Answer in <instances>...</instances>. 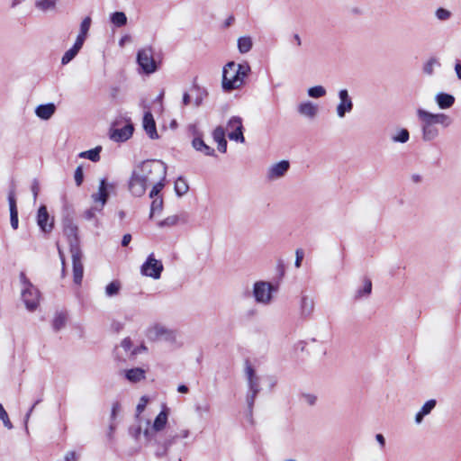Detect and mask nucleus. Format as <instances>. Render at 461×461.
<instances>
[{
	"label": "nucleus",
	"mask_w": 461,
	"mask_h": 461,
	"mask_svg": "<svg viewBox=\"0 0 461 461\" xmlns=\"http://www.w3.org/2000/svg\"><path fill=\"white\" fill-rule=\"evenodd\" d=\"M190 436V430L188 429H182L176 435V438H187Z\"/></svg>",
	"instance_id": "obj_57"
},
{
	"label": "nucleus",
	"mask_w": 461,
	"mask_h": 461,
	"mask_svg": "<svg viewBox=\"0 0 461 461\" xmlns=\"http://www.w3.org/2000/svg\"><path fill=\"white\" fill-rule=\"evenodd\" d=\"M290 167V163L287 160H281L277 163L272 164L267 170L266 176L268 181H275L285 176Z\"/></svg>",
	"instance_id": "obj_17"
},
{
	"label": "nucleus",
	"mask_w": 461,
	"mask_h": 461,
	"mask_svg": "<svg viewBox=\"0 0 461 461\" xmlns=\"http://www.w3.org/2000/svg\"><path fill=\"white\" fill-rule=\"evenodd\" d=\"M175 190L178 195H183L188 191V185L185 181L179 177L175 183Z\"/></svg>",
	"instance_id": "obj_43"
},
{
	"label": "nucleus",
	"mask_w": 461,
	"mask_h": 461,
	"mask_svg": "<svg viewBox=\"0 0 461 461\" xmlns=\"http://www.w3.org/2000/svg\"><path fill=\"white\" fill-rule=\"evenodd\" d=\"M372 291V282L370 279L366 278L364 280V285L362 289H358L356 294L357 298H361L363 296H367L371 294Z\"/></svg>",
	"instance_id": "obj_41"
},
{
	"label": "nucleus",
	"mask_w": 461,
	"mask_h": 461,
	"mask_svg": "<svg viewBox=\"0 0 461 461\" xmlns=\"http://www.w3.org/2000/svg\"><path fill=\"white\" fill-rule=\"evenodd\" d=\"M182 102L184 105H188L190 104V95H188V93H185L183 95Z\"/></svg>",
	"instance_id": "obj_64"
},
{
	"label": "nucleus",
	"mask_w": 461,
	"mask_h": 461,
	"mask_svg": "<svg viewBox=\"0 0 461 461\" xmlns=\"http://www.w3.org/2000/svg\"><path fill=\"white\" fill-rule=\"evenodd\" d=\"M163 269V263L151 253L140 267V273L144 276L157 280L160 278Z\"/></svg>",
	"instance_id": "obj_10"
},
{
	"label": "nucleus",
	"mask_w": 461,
	"mask_h": 461,
	"mask_svg": "<svg viewBox=\"0 0 461 461\" xmlns=\"http://www.w3.org/2000/svg\"><path fill=\"white\" fill-rule=\"evenodd\" d=\"M137 63L145 74L154 73L158 67L154 59V51L151 47H144L137 53Z\"/></svg>",
	"instance_id": "obj_8"
},
{
	"label": "nucleus",
	"mask_w": 461,
	"mask_h": 461,
	"mask_svg": "<svg viewBox=\"0 0 461 461\" xmlns=\"http://www.w3.org/2000/svg\"><path fill=\"white\" fill-rule=\"evenodd\" d=\"M121 411V405L118 402H115L113 403V406H112V412H111V417L112 419H115L117 414L120 412Z\"/></svg>",
	"instance_id": "obj_54"
},
{
	"label": "nucleus",
	"mask_w": 461,
	"mask_h": 461,
	"mask_svg": "<svg viewBox=\"0 0 461 461\" xmlns=\"http://www.w3.org/2000/svg\"><path fill=\"white\" fill-rule=\"evenodd\" d=\"M122 289L121 282L118 280L112 281L109 283L104 289V294L107 297H113L120 294Z\"/></svg>",
	"instance_id": "obj_34"
},
{
	"label": "nucleus",
	"mask_w": 461,
	"mask_h": 461,
	"mask_svg": "<svg viewBox=\"0 0 461 461\" xmlns=\"http://www.w3.org/2000/svg\"><path fill=\"white\" fill-rule=\"evenodd\" d=\"M315 310V300L312 295L302 293L298 303V312L302 319H311Z\"/></svg>",
	"instance_id": "obj_16"
},
{
	"label": "nucleus",
	"mask_w": 461,
	"mask_h": 461,
	"mask_svg": "<svg viewBox=\"0 0 461 461\" xmlns=\"http://www.w3.org/2000/svg\"><path fill=\"white\" fill-rule=\"evenodd\" d=\"M74 177L77 185H80L83 182V170L81 167H77Z\"/></svg>",
	"instance_id": "obj_51"
},
{
	"label": "nucleus",
	"mask_w": 461,
	"mask_h": 461,
	"mask_svg": "<svg viewBox=\"0 0 461 461\" xmlns=\"http://www.w3.org/2000/svg\"><path fill=\"white\" fill-rule=\"evenodd\" d=\"M21 281L24 286L22 291L23 300L26 308L30 311H33L39 305L40 293L38 289L28 281L23 273L21 274Z\"/></svg>",
	"instance_id": "obj_7"
},
{
	"label": "nucleus",
	"mask_w": 461,
	"mask_h": 461,
	"mask_svg": "<svg viewBox=\"0 0 461 461\" xmlns=\"http://www.w3.org/2000/svg\"><path fill=\"white\" fill-rule=\"evenodd\" d=\"M455 72H456L457 78L459 80H461V64L460 63H456L455 65Z\"/></svg>",
	"instance_id": "obj_63"
},
{
	"label": "nucleus",
	"mask_w": 461,
	"mask_h": 461,
	"mask_svg": "<svg viewBox=\"0 0 461 461\" xmlns=\"http://www.w3.org/2000/svg\"><path fill=\"white\" fill-rule=\"evenodd\" d=\"M148 402V399L143 396L140 398V402L137 405L136 411H137V417L144 411L146 405Z\"/></svg>",
	"instance_id": "obj_52"
},
{
	"label": "nucleus",
	"mask_w": 461,
	"mask_h": 461,
	"mask_svg": "<svg viewBox=\"0 0 461 461\" xmlns=\"http://www.w3.org/2000/svg\"><path fill=\"white\" fill-rule=\"evenodd\" d=\"M148 337L150 339H162L167 342L174 343L176 341V333L175 330L167 329L162 324H155L148 330Z\"/></svg>",
	"instance_id": "obj_12"
},
{
	"label": "nucleus",
	"mask_w": 461,
	"mask_h": 461,
	"mask_svg": "<svg viewBox=\"0 0 461 461\" xmlns=\"http://www.w3.org/2000/svg\"><path fill=\"white\" fill-rule=\"evenodd\" d=\"M167 422V412L166 411H160L156 417L152 428L149 429L155 435L156 432L162 430Z\"/></svg>",
	"instance_id": "obj_28"
},
{
	"label": "nucleus",
	"mask_w": 461,
	"mask_h": 461,
	"mask_svg": "<svg viewBox=\"0 0 461 461\" xmlns=\"http://www.w3.org/2000/svg\"><path fill=\"white\" fill-rule=\"evenodd\" d=\"M303 257H304L303 250L302 249H297L295 250V262H294L295 267H297V268L301 267Z\"/></svg>",
	"instance_id": "obj_50"
},
{
	"label": "nucleus",
	"mask_w": 461,
	"mask_h": 461,
	"mask_svg": "<svg viewBox=\"0 0 461 461\" xmlns=\"http://www.w3.org/2000/svg\"><path fill=\"white\" fill-rule=\"evenodd\" d=\"M245 375L249 386V393L247 394V403L249 408L251 409L254 405L256 397L260 392L259 376L257 375L254 368L249 363L246 364Z\"/></svg>",
	"instance_id": "obj_6"
},
{
	"label": "nucleus",
	"mask_w": 461,
	"mask_h": 461,
	"mask_svg": "<svg viewBox=\"0 0 461 461\" xmlns=\"http://www.w3.org/2000/svg\"><path fill=\"white\" fill-rule=\"evenodd\" d=\"M65 235L68 237L69 246L71 247V242L73 244H77L78 246L77 240V227L73 223H68L64 228Z\"/></svg>",
	"instance_id": "obj_31"
},
{
	"label": "nucleus",
	"mask_w": 461,
	"mask_h": 461,
	"mask_svg": "<svg viewBox=\"0 0 461 461\" xmlns=\"http://www.w3.org/2000/svg\"><path fill=\"white\" fill-rule=\"evenodd\" d=\"M142 126L145 132L151 140H158L159 138L157 132L155 120L153 118L152 113L149 111L144 113Z\"/></svg>",
	"instance_id": "obj_18"
},
{
	"label": "nucleus",
	"mask_w": 461,
	"mask_h": 461,
	"mask_svg": "<svg viewBox=\"0 0 461 461\" xmlns=\"http://www.w3.org/2000/svg\"><path fill=\"white\" fill-rule=\"evenodd\" d=\"M50 215L48 213L47 208L45 205H41L37 213V223L39 227L44 232H49L52 230L53 224L52 221L49 223Z\"/></svg>",
	"instance_id": "obj_20"
},
{
	"label": "nucleus",
	"mask_w": 461,
	"mask_h": 461,
	"mask_svg": "<svg viewBox=\"0 0 461 461\" xmlns=\"http://www.w3.org/2000/svg\"><path fill=\"white\" fill-rule=\"evenodd\" d=\"M0 420L3 421L5 427L7 428L8 429H11L13 428V424L8 417V414L1 403H0Z\"/></svg>",
	"instance_id": "obj_46"
},
{
	"label": "nucleus",
	"mask_w": 461,
	"mask_h": 461,
	"mask_svg": "<svg viewBox=\"0 0 461 461\" xmlns=\"http://www.w3.org/2000/svg\"><path fill=\"white\" fill-rule=\"evenodd\" d=\"M148 185L149 183L143 178L140 172L135 167L129 179L128 187L130 193L136 197H141L146 193Z\"/></svg>",
	"instance_id": "obj_11"
},
{
	"label": "nucleus",
	"mask_w": 461,
	"mask_h": 461,
	"mask_svg": "<svg viewBox=\"0 0 461 461\" xmlns=\"http://www.w3.org/2000/svg\"><path fill=\"white\" fill-rule=\"evenodd\" d=\"M193 147L198 151L203 152L206 156L214 155V150L210 146L206 145L201 138H194L193 140Z\"/></svg>",
	"instance_id": "obj_30"
},
{
	"label": "nucleus",
	"mask_w": 461,
	"mask_h": 461,
	"mask_svg": "<svg viewBox=\"0 0 461 461\" xmlns=\"http://www.w3.org/2000/svg\"><path fill=\"white\" fill-rule=\"evenodd\" d=\"M77 53L78 52L77 50H75L73 48H70L64 53L61 59V63L63 65L69 63L77 55Z\"/></svg>",
	"instance_id": "obj_48"
},
{
	"label": "nucleus",
	"mask_w": 461,
	"mask_h": 461,
	"mask_svg": "<svg viewBox=\"0 0 461 461\" xmlns=\"http://www.w3.org/2000/svg\"><path fill=\"white\" fill-rule=\"evenodd\" d=\"M276 292L274 285L267 281H257L253 285V296L257 303L269 305Z\"/></svg>",
	"instance_id": "obj_4"
},
{
	"label": "nucleus",
	"mask_w": 461,
	"mask_h": 461,
	"mask_svg": "<svg viewBox=\"0 0 461 461\" xmlns=\"http://www.w3.org/2000/svg\"><path fill=\"white\" fill-rule=\"evenodd\" d=\"M133 133V127L131 124L125 125L121 129H115L111 138L115 141H125L129 140Z\"/></svg>",
	"instance_id": "obj_23"
},
{
	"label": "nucleus",
	"mask_w": 461,
	"mask_h": 461,
	"mask_svg": "<svg viewBox=\"0 0 461 461\" xmlns=\"http://www.w3.org/2000/svg\"><path fill=\"white\" fill-rule=\"evenodd\" d=\"M211 411V405L208 402L198 403L195 405V412L198 416L209 414Z\"/></svg>",
	"instance_id": "obj_45"
},
{
	"label": "nucleus",
	"mask_w": 461,
	"mask_h": 461,
	"mask_svg": "<svg viewBox=\"0 0 461 461\" xmlns=\"http://www.w3.org/2000/svg\"><path fill=\"white\" fill-rule=\"evenodd\" d=\"M121 347L126 351H130L131 348V340L129 338H125L121 342Z\"/></svg>",
	"instance_id": "obj_56"
},
{
	"label": "nucleus",
	"mask_w": 461,
	"mask_h": 461,
	"mask_svg": "<svg viewBox=\"0 0 461 461\" xmlns=\"http://www.w3.org/2000/svg\"><path fill=\"white\" fill-rule=\"evenodd\" d=\"M96 212H98V211H97V209H95V204L92 208H90L89 210H87L85 212V217L87 220H91V219L95 218Z\"/></svg>",
	"instance_id": "obj_58"
},
{
	"label": "nucleus",
	"mask_w": 461,
	"mask_h": 461,
	"mask_svg": "<svg viewBox=\"0 0 461 461\" xmlns=\"http://www.w3.org/2000/svg\"><path fill=\"white\" fill-rule=\"evenodd\" d=\"M110 20L116 27H122L127 23V16L123 12L113 13L110 16Z\"/></svg>",
	"instance_id": "obj_37"
},
{
	"label": "nucleus",
	"mask_w": 461,
	"mask_h": 461,
	"mask_svg": "<svg viewBox=\"0 0 461 461\" xmlns=\"http://www.w3.org/2000/svg\"><path fill=\"white\" fill-rule=\"evenodd\" d=\"M178 221V216L177 215H171L164 219L163 221L158 222L159 227H171L177 223Z\"/></svg>",
	"instance_id": "obj_47"
},
{
	"label": "nucleus",
	"mask_w": 461,
	"mask_h": 461,
	"mask_svg": "<svg viewBox=\"0 0 461 461\" xmlns=\"http://www.w3.org/2000/svg\"><path fill=\"white\" fill-rule=\"evenodd\" d=\"M455 100L454 95L443 92L438 93L435 95V102L442 110L451 108L455 104Z\"/></svg>",
	"instance_id": "obj_22"
},
{
	"label": "nucleus",
	"mask_w": 461,
	"mask_h": 461,
	"mask_svg": "<svg viewBox=\"0 0 461 461\" xmlns=\"http://www.w3.org/2000/svg\"><path fill=\"white\" fill-rule=\"evenodd\" d=\"M142 433V426L140 422L135 426H131L129 429V434L135 439L139 440L140 434Z\"/></svg>",
	"instance_id": "obj_49"
},
{
	"label": "nucleus",
	"mask_w": 461,
	"mask_h": 461,
	"mask_svg": "<svg viewBox=\"0 0 461 461\" xmlns=\"http://www.w3.org/2000/svg\"><path fill=\"white\" fill-rule=\"evenodd\" d=\"M439 67H440L439 60L435 57H431L423 63L422 72L426 76L431 77L434 75L435 68H439Z\"/></svg>",
	"instance_id": "obj_29"
},
{
	"label": "nucleus",
	"mask_w": 461,
	"mask_h": 461,
	"mask_svg": "<svg viewBox=\"0 0 461 461\" xmlns=\"http://www.w3.org/2000/svg\"><path fill=\"white\" fill-rule=\"evenodd\" d=\"M410 139V133L407 129H399L392 136L391 140L395 143H406Z\"/></svg>",
	"instance_id": "obj_35"
},
{
	"label": "nucleus",
	"mask_w": 461,
	"mask_h": 461,
	"mask_svg": "<svg viewBox=\"0 0 461 461\" xmlns=\"http://www.w3.org/2000/svg\"><path fill=\"white\" fill-rule=\"evenodd\" d=\"M436 406V401L435 400H429L427 401L423 406L420 408V410L417 412L415 415V422L417 424L421 423L423 418L429 414L430 411L435 408Z\"/></svg>",
	"instance_id": "obj_27"
},
{
	"label": "nucleus",
	"mask_w": 461,
	"mask_h": 461,
	"mask_svg": "<svg viewBox=\"0 0 461 461\" xmlns=\"http://www.w3.org/2000/svg\"><path fill=\"white\" fill-rule=\"evenodd\" d=\"M85 41H86V38L77 35V40H76V41H75V43H74L72 48L75 50H77V52H79V50H81V48L84 45Z\"/></svg>",
	"instance_id": "obj_53"
},
{
	"label": "nucleus",
	"mask_w": 461,
	"mask_h": 461,
	"mask_svg": "<svg viewBox=\"0 0 461 461\" xmlns=\"http://www.w3.org/2000/svg\"><path fill=\"white\" fill-rule=\"evenodd\" d=\"M376 441L379 443L380 447L383 448L385 445L384 437L382 434H376L375 436Z\"/></svg>",
	"instance_id": "obj_61"
},
{
	"label": "nucleus",
	"mask_w": 461,
	"mask_h": 461,
	"mask_svg": "<svg viewBox=\"0 0 461 461\" xmlns=\"http://www.w3.org/2000/svg\"><path fill=\"white\" fill-rule=\"evenodd\" d=\"M226 131L230 140L244 143L243 122L239 116H232L227 122Z\"/></svg>",
	"instance_id": "obj_14"
},
{
	"label": "nucleus",
	"mask_w": 461,
	"mask_h": 461,
	"mask_svg": "<svg viewBox=\"0 0 461 461\" xmlns=\"http://www.w3.org/2000/svg\"><path fill=\"white\" fill-rule=\"evenodd\" d=\"M306 402H308L311 405H313L316 402V397L312 394H306L303 396Z\"/></svg>",
	"instance_id": "obj_60"
},
{
	"label": "nucleus",
	"mask_w": 461,
	"mask_h": 461,
	"mask_svg": "<svg viewBox=\"0 0 461 461\" xmlns=\"http://www.w3.org/2000/svg\"><path fill=\"white\" fill-rule=\"evenodd\" d=\"M57 0H35V7L41 12H50L55 9Z\"/></svg>",
	"instance_id": "obj_36"
},
{
	"label": "nucleus",
	"mask_w": 461,
	"mask_h": 461,
	"mask_svg": "<svg viewBox=\"0 0 461 461\" xmlns=\"http://www.w3.org/2000/svg\"><path fill=\"white\" fill-rule=\"evenodd\" d=\"M56 111L54 104H40L35 109L36 115L42 120H49L52 117Z\"/></svg>",
	"instance_id": "obj_25"
},
{
	"label": "nucleus",
	"mask_w": 461,
	"mask_h": 461,
	"mask_svg": "<svg viewBox=\"0 0 461 461\" xmlns=\"http://www.w3.org/2000/svg\"><path fill=\"white\" fill-rule=\"evenodd\" d=\"M339 103L336 105V115L339 119L345 118L347 113L352 112L354 104L352 97L347 89H340L338 92Z\"/></svg>",
	"instance_id": "obj_15"
},
{
	"label": "nucleus",
	"mask_w": 461,
	"mask_h": 461,
	"mask_svg": "<svg viewBox=\"0 0 461 461\" xmlns=\"http://www.w3.org/2000/svg\"><path fill=\"white\" fill-rule=\"evenodd\" d=\"M214 141L217 143L218 150L225 153L227 150V140L225 139V130L221 126H218L212 132Z\"/></svg>",
	"instance_id": "obj_24"
},
{
	"label": "nucleus",
	"mask_w": 461,
	"mask_h": 461,
	"mask_svg": "<svg viewBox=\"0 0 461 461\" xmlns=\"http://www.w3.org/2000/svg\"><path fill=\"white\" fill-rule=\"evenodd\" d=\"M152 199H153V201L151 203L150 215H149L150 218L154 215L155 212H160L163 208L162 197L158 196V195L154 196Z\"/></svg>",
	"instance_id": "obj_40"
},
{
	"label": "nucleus",
	"mask_w": 461,
	"mask_h": 461,
	"mask_svg": "<svg viewBox=\"0 0 461 461\" xmlns=\"http://www.w3.org/2000/svg\"><path fill=\"white\" fill-rule=\"evenodd\" d=\"M92 20L89 16H86L83 19L80 24V32L78 33L79 36H82L86 39L87 33L89 32L91 26Z\"/></svg>",
	"instance_id": "obj_42"
},
{
	"label": "nucleus",
	"mask_w": 461,
	"mask_h": 461,
	"mask_svg": "<svg viewBox=\"0 0 461 461\" xmlns=\"http://www.w3.org/2000/svg\"><path fill=\"white\" fill-rule=\"evenodd\" d=\"M131 236L130 234H125L122 237V245L123 247H126L131 242Z\"/></svg>",
	"instance_id": "obj_62"
},
{
	"label": "nucleus",
	"mask_w": 461,
	"mask_h": 461,
	"mask_svg": "<svg viewBox=\"0 0 461 461\" xmlns=\"http://www.w3.org/2000/svg\"><path fill=\"white\" fill-rule=\"evenodd\" d=\"M115 189V184L108 183L106 179L103 178L100 180L97 192L92 194L91 198L95 203V209L101 212L104 207L109 194Z\"/></svg>",
	"instance_id": "obj_9"
},
{
	"label": "nucleus",
	"mask_w": 461,
	"mask_h": 461,
	"mask_svg": "<svg viewBox=\"0 0 461 461\" xmlns=\"http://www.w3.org/2000/svg\"><path fill=\"white\" fill-rule=\"evenodd\" d=\"M71 257L73 263V279L74 283L77 285H81L83 275H84V267L82 263V253L79 249V246L77 244H73L71 242Z\"/></svg>",
	"instance_id": "obj_13"
},
{
	"label": "nucleus",
	"mask_w": 461,
	"mask_h": 461,
	"mask_svg": "<svg viewBox=\"0 0 461 461\" xmlns=\"http://www.w3.org/2000/svg\"><path fill=\"white\" fill-rule=\"evenodd\" d=\"M67 322V316L63 312H58L52 321V326L55 330H59L65 327Z\"/></svg>",
	"instance_id": "obj_38"
},
{
	"label": "nucleus",
	"mask_w": 461,
	"mask_h": 461,
	"mask_svg": "<svg viewBox=\"0 0 461 461\" xmlns=\"http://www.w3.org/2000/svg\"><path fill=\"white\" fill-rule=\"evenodd\" d=\"M125 378L131 383H139L146 378V370L141 367H134L123 371Z\"/></svg>",
	"instance_id": "obj_21"
},
{
	"label": "nucleus",
	"mask_w": 461,
	"mask_h": 461,
	"mask_svg": "<svg viewBox=\"0 0 461 461\" xmlns=\"http://www.w3.org/2000/svg\"><path fill=\"white\" fill-rule=\"evenodd\" d=\"M39 190H40L39 182L35 179V180H33L32 185V192L33 194L34 201H36V199H37Z\"/></svg>",
	"instance_id": "obj_55"
},
{
	"label": "nucleus",
	"mask_w": 461,
	"mask_h": 461,
	"mask_svg": "<svg viewBox=\"0 0 461 461\" xmlns=\"http://www.w3.org/2000/svg\"><path fill=\"white\" fill-rule=\"evenodd\" d=\"M136 167L149 185H153L149 197L158 195L165 186L167 165L161 160L150 159L140 162Z\"/></svg>",
	"instance_id": "obj_2"
},
{
	"label": "nucleus",
	"mask_w": 461,
	"mask_h": 461,
	"mask_svg": "<svg viewBox=\"0 0 461 461\" xmlns=\"http://www.w3.org/2000/svg\"><path fill=\"white\" fill-rule=\"evenodd\" d=\"M435 16L439 21H447L451 18L452 13L448 11L447 9H445L443 7H439L435 12Z\"/></svg>",
	"instance_id": "obj_44"
},
{
	"label": "nucleus",
	"mask_w": 461,
	"mask_h": 461,
	"mask_svg": "<svg viewBox=\"0 0 461 461\" xmlns=\"http://www.w3.org/2000/svg\"><path fill=\"white\" fill-rule=\"evenodd\" d=\"M251 72L248 62L236 63L229 61L222 68L221 87L225 92L240 89Z\"/></svg>",
	"instance_id": "obj_3"
},
{
	"label": "nucleus",
	"mask_w": 461,
	"mask_h": 461,
	"mask_svg": "<svg viewBox=\"0 0 461 461\" xmlns=\"http://www.w3.org/2000/svg\"><path fill=\"white\" fill-rule=\"evenodd\" d=\"M143 435L147 440V444L153 447L154 455L157 457H164L167 456L168 449L172 444V440L164 439L162 441L158 440L153 432L149 429V422L146 421V427L143 429Z\"/></svg>",
	"instance_id": "obj_5"
},
{
	"label": "nucleus",
	"mask_w": 461,
	"mask_h": 461,
	"mask_svg": "<svg viewBox=\"0 0 461 461\" xmlns=\"http://www.w3.org/2000/svg\"><path fill=\"white\" fill-rule=\"evenodd\" d=\"M101 151H102V147L97 146L95 149L80 152L78 157L81 158L89 159L93 162H97L100 160V152Z\"/></svg>",
	"instance_id": "obj_32"
},
{
	"label": "nucleus",
	"mask_w": 461,
	"mask_h": 461,
	"mask_svg": "<svg viewBox=\"0 0 461 461\" xmlns=\"http://www.w3.org/2000/svg\"><path fill=\"white\" fill-rule=\"evenodd\" d=\"M297 111L302 116L312 120L317 116L319 107L311 101H305L298 104Z\"/></svg>",
	"instance_id": "obj_19"
},
{
	"label": "nucleus",
	"mask_w": 461,
	"mask_h": 461,
	"mask_svg": "<svg viewBox=\"0 0 461 461\" xmlns=\"http://www.w3.org/2000/svg\"><path fill=\"white\" fill-rule=\"evenodd\" d=\"M307 94L312 98H321L326 95L327 91L322 86H315L310 87L307 91Z\"/></svg>",
	"instance_id": "obj_39"
},
{
	"label": "nucleus",
	"mask_w": 461,
	"mask_h": 461,
	"mask_svg": "<svg viewBox=\"0 0 461 461\" xmlns=\"http://www.w3.org/2000/svg\"><path fill=\"white\" fill-rule=\"evenodd\" d=\"M238 50L241 54L248 53L253 46V41L251 37L243 36L238 39Z\"/></svg>",
	"instance_id": "obj_33"
},
{
	"label": "nucleus",
	"mask_w": 461,
	"mask_h": 461,
	"mask_svg": "<svg viewBox=\"0 0 461 461\" xmlns=\"http://www.w3.org/2000/svg\"><path fill=\"white\" fill-rule=\"evenodd\" d=\"M9 202V209H10V221L11 226L14 230L18 228L19 221H18V211L16 207V201L14 198V193H10L8 196Z\"/></svg>",
	"instance_id": "obj_26"
},
{
	"label": "nucleus",
	"mask_w": 461,
	"mask_h": 461,
	"mask_svg": "<svg viewBox=\"0 0 461 461\" xmlns=\"http://www.w3.org/2000/svg\"><path fill=\"white\" fill-rule=\"evenodd\" d=\"M417 117L420 122L421 139L425 142L436 140L439 135L438 124L447 128L452 124V119L446 113H433L424 109L417 110Z\"/></svg>",
	"instance_id": "obj_1"
},
{
	"label": "nucleus",
	"mask_w": 461,
	"mask_h": 461,
	"mask_svg": "<svg viewBox=\"0 0 461 461\" xmlns=\"http://www.w3.org/2000/svg\"><path fill=\"white\" fill-rule=\"evenodd\" d=\"M65 461H77L76 453L73 451L68 452L65 456Z\"/></svg>",
	"instance_id": "obj_59"
}]
</instances>
